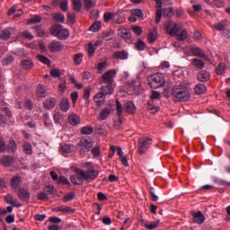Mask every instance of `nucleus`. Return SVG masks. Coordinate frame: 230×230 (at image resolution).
<instances>
[{"label": "nucleus", "mask_w": 230, "mask_h": 230, "mask_svg": "<svg viewBox=\"0 0 230 230\" xmlns=\"http://www.w3.org/2000/svg\"><path fill=\"white\" fill-rule=\"evenodd\" d=\"M37 59H38L40 63H42V64H44V65H47V66H49V65L51 64V61H50L48 58H46V57H44V56H42V55L37 56Z\"/></svg>", "instance_id": "46"}, {"label": "nucleus", "mask_w": 230, "mask_h": 230, "mask_svg": "<svg viewBox=\"0 0 230 230\" xmlns=\"http://www.w3.org/2000/svg\"><path fill=\"white\" fill-rule=\"evenodd\" d=\"M205 3L213 8H222L225 6L224 0H205Z\"/></svg>", "instance_id": "19"}, {"label": "nucleus", "mask_w": 230, "mask_h": 230, "mask_svg": "<svg viewBox=\"0 0 230 230\" xmlns=\"http://www.w3.org/2000/svg\"><path fill=\"white\" fill-rule=\"evenodd\" d=\"M107 85H103L102 87V92L101 93H103V95H108V94H111L113 93V87H112V84H106Z\"/></svg>", "instance_id": "31"}, {"label": "nucleus", "mask_w": 230, "mask_h": 230, "mask_svg": "<svg viewBox=\"0 0 230 230\" xmlns=\"http://www.w3.org/2000/svg\"><path fill=\"white\" fill-rule=\"evenodd\" d=\"M112 17H113V13L111 12H106L103 16L104 22H110L112 19Z\"/></svg>", "instance_id": "63"}, {"label": "nucleus", "mask_w": 230, "mask_h": 230, "mask_svg": "<svg viewBox=\"0 0 230 230\" xmlns=\"http://www.w3.org/2000/svg\"><path fill=\"white\" fill-rule=\"evenodd\" d=\"M72 4L75 11H82V0H72Z\"/></svg>", "instance_id": "41"}, {"label": "nucleus", "mask_w": 230, "mask_h": 230, "mask_svg": "<svg viewBox=\"0 0 230 230\" xmlns=\"http://www.w3.org/2000/svg\"><path fill=\"white\" fill-rule=\"evenodd\" d=\"M207 91V86L203 84H199L194 87V93L198 95L203 94Z\"/></svg>", "instance_id": "33"}, {"label": "nucleus", "mask_w": 230, "mask_h": 230, "mask_svg": "<svg viewBox=\"0 0 230 230\" xmlns=\"http://www.w3.org/2000/svg\"><path fill=\"white\" fill-rule=\"evenodd\" d=\"M156 40V34L155 32H150L148 36L149 43L153 44Z\"/></svg>", "instance_id": "64"}, {"label": "nucleus", "mask_w": 230, "mask_h": 230, "mask_svg": "<svg viewBox=\"0 0 230 230\" xmlns=\"http://www.w3.org/2000/svg\"><path fill=\"white\" fill-rule=\"evenodd\" d=\"M226 21L218 22V23H215L214 28L218 31H224L226 28Z\"/></svg>", "instance_id": "44"}, {"label": "nucleus", "mask_w": 230, "mask_h": 230, "mask_svg": "<svg viewBox=\"0 0 230 230\" xmlns=\"http://www.w3.org/2000/svg\"><path fill=\"white\" fill-rule=\"evenodd\" d=\"M75 198V194L74 192H69L64 197V202H68L74 200Z\"/></svg>", "instance_id": "55"}, {"label": "nucleus", "mask_w": 230, "mask_h": 230, "mask_svg": "<svg viewBox=\"0 0 230 230\" xmlns=\"http://www.w3.org/2000/svg\"><path fill=\"white\" fill-rule=\"evenodd\" d=\"M46 93H47L46 87L43 86L42 84H39L38 87H37V95H38V97H40V98L46 97Z\"/></svg>", "instance_id": "35"}, {"label": "nucleus", "mask_w": 230, "mask_h": 230, "mask_svg": "<svg viewBox=\"0 0 230 230\" xmlns=\"http://www.w3.org/2000/svg\"><path fill=\"white\" fill-rule=\"evenodd\" d=\"M104 100L105 95H103L102 93H99L93 97V101L96 102L98 106L102 105L104 103Z\"/></svg>", "instance_id": "32"}, {"label": "nucleus", "mask_w": 230, "mask_h": 230, "mask_svg": "<svg viewBox=\"0 0 230 230\" xmlns=\"http://www.w3.org/2000/svg\"><path fill=\"white\" fill-rule=\"evenodd\" d=\"M111 114V111L109 108H104L100 112V115L98 117L99 121H104Z\"/></svg>", "instance_id": "29"}, {"label": "nucleus", "mask_w": 230, "mask_h": 230, "mask_svg": "<svg viewBox=\"0 0 230 230\" xmlns=\"http://www.w3.org/2000/svg\"><path fill=\"white\" fill-rule=\"evenodd\" d=\"M100 28H101V23H100V22H94L93 23V25H91V27H90V31H93V32H95V31H98L99 30H100Z\"/></svg>", "instance_id": "52"}, {"label": "nucleus", "mask_w": 230, "mask_h": 230, "mask_svg": "<svg viewBox=\"0 0 230 230\" xmlns=\"http://www.w3.org/2000/svg\"><path fill=\"white\" fill-rule=\"evenodd\" d=\"M22 182V178L19 175H14L10 180V186L13 190H17Z\"/></svg>", "instance_id": "20"}, {"label": "nucleus", "mask_w": 230, "mask_h": 230, "mask_svg": "<svg viewBox=\"0 0 230 230\" xmlns=\"http://www.w3.org/2000/svg\"><path fill=\"white\" fill-rule=\"evenodd\" d=\"M150 195H151V198H152V200L156 202L158 201L159 198L158 196L155 194V188L154 187H151L150 188Z\"/></svg>", "instance_id": "62"}, {"label": "nucleus", "mask_w": 230, "mask_h": 230, "mask_svg": "<svg viewBox=\"0 0 230 230\" xmlns=\"http://www.w3.org/2000/svg\"><path fill=\"white\" fill-rule=\"evenodd\" d=\"M7 149V144L6 142L3 139L0 138V154H4Z\"/></svg>", "instance_id": "54"}, {"label": "nucleus", "mask_w": 230, "mask_h": 230, "mask_svg": "<svg viewBox=\"0 0 230 230\" xmlns=\"http://www.w3.org/2000/svg\"><path fill=\"white\" fill-rule=\"evenodd\" d=\"M159 224L160 219H158L157 221H152L151 223H149V225H144V226L148 230H153L155 229Z\"/></svg>", "instance_id": "43"}, {"label": "nucleus", "mask_w": 230, "mask_h": 230, "mask_svg": "<svg viewBox=\"0 0 230 230\" xmlns=\"http://www.w3.org/2000/svg\"><path fill=\"white\" fill-rule=\"evenodd\" d=\"M136 49L138 51H144L146 49V43L141 40H138L135 46Z\"/></svg>", "instance_id": "45"}, {"label": "nucleus", "mask_w": 230, "mask_h": 230, "mask_svg": "<svg viewBox=\"0 0 230 230\" xmlns=\"http://www.w3.org/2000/svg\"><path fill=\"white\" fill-rule=\"evenodd\" d=\"M171 96L174 102H186L190 98L188 88L182 84L174 85L171 91Z\"/></svg>", "instance_id": "1"}, {"label": "nucleus", "mask_w": 230, "mask_h": 230, "mask_svg": "<svg viewBox=\"0 0 230 230\" xmlns=\"http://www.w3.org/2000/svg\"><path fill=\"white\" fill-rule=\"evenodd\" d=\"M165 30L166 31H170L172 30H177V28L179 27V25H177L175 23V22H172V20H168L165 24H164Z\"/></svg>", "instance_id": "30"}, {"label": "nucleus", "mask_w": 230, "mask_h": 230, "mask_svg": "<svg viewBox=\"0 0 230 230\" xmlns=\"http://www.w3.org/2000/svg\"><path fill=\"white\" fill-rule=\"evenodd\" d=\"M197 79L202 83L208 82L210 79V74L206 70H201L197 74Z\"/></svg>", "instance_id": "18"}, {"label": "nucleus", "mask_w": 230, "mask_h": 230, "mask_svg": "<svg viewBox=\"0 0 230 230\" xmlns=\"http://www.w3.org/2000/svg\"><path fill=\"white\" fill-rule=\"evenodd\" d=\"M153 139L148 137H142L138 140V153L144 155L152 146Z\"/></svg>", "instance_id": "5"}, {"label": "nucleus", "mask_w": 230, "mask_h": 230, "mask_svg": "<svg viewBox=\"0 0 230 230\" xmlns=\"http://www.w3.org/2000/svg\"><path fill=\"white\" fill-rule=\"evenodd\" d=\"M82 172H84V170L81 169H75V174H73L70 176V181L74 185H82L84 184V175H82Z\"/></svg>", "instance_id": "7"}, {"label": "nucleus", "mask_w": 230, "mask_h": 230, "mask_svg": "<svg viewBox=\"0 0 230 230\" xmlns=\"http://www.w3.org/2000/svg\"><path fill=\"white\" fill-rule=\"evenodd\" d=\"M53 16V19L58 22H61V23H64L65 21H66V18H65V15L61 13H54L52 14Z\"/></svg>", "instance_id": "36"}, {"label": "nucleus", "mask_w": 230, "mask_h": 230, "mask_svg": "<svg viewBox=\"0 0 230 230\" xmlns=\"http://www.w3.org/2000/svg\"><path fill=\"white\" fill-rule=\"evenodd\" d=\"M124 111L128 114H134L137 111V108L133 102L128 101L124 103Z\"/></svg>", "instance_id": "17"}, {"label": "nucleus", "mask_w": 230, "mask_h": 230, "mask_svg": "<svg viewBox=\"0 0 230 230\" xmlns=\"http://www.w3.org/2000/svg\"><path fill=\"white\" fill-rule=\"evenodd\" d=\"M4 201H5L7 204L12 205V206L16 207V208L22 207V204H16V202L18 201V199H14L12 194H6V195L4 196Z\"/></svg>", "instance_id": "21"}, {"label": "nucleus", "mask_w": 230, "mask_h": 230, "mask_svg": "<svg viewBox=\"0 0 230 230\" xmlns=\"http://www.w3.org/2000/svg\"><path fill=\"white\" fill-rule=\"evenodd\" d=\"M93 130V127L86 126L81 128V134L84 136H91Z\"/></svg>", "instance_id": "40"}, {"label": "nucleus", "mask_w": 230, "mask_h": 230, "mask_svg": "<svg viewBox=\"0 0 230 230\" xmlns=\"http://www.w3.org/2000/svg\"><path fill=\"white\" fill-rule=\"evenodd\" d=\"M22 36L30 40L34 39V36L31 34V31H23Z\"/></svg>", "instance_id": "61"}, {"label": "nucleus", "mask_w": 230, "mask_h": 230, "mask_svg": "<svg viewBox=\"0 0 230 230\" xmlns=\"http://www.w3.org/2000/svg\"><path fill=\"white\" fill-rule=\"evenodd\" d=\"M189 51H190V54L194 57H198L203 59H207L208 57L205 55L204 51H202L199 47L197 46H190L189 47Z\"/></svg>", "instance_id": "12"}, {"label": "nucleus", "mask_w": 230, "mask_h": 230, "mask_svg": "<svg viewBox=\"0 0 230 230\" xmlns=\"http://www.w3.org/2000/svg\"><path fill=\"white\" fill-rule=\"evenodd\" d=\"M192 66L197 69H202L205 66V62L200 59L194 58L192 59Z\"/></svg>", "instance_id": "38"}, {"label": "nucleus", "mask_w": 230, "mask_h": 230, "mask_svg": "<svg viewBox=\"0 0 230 230\" xmlns=\"http://www.w3.org/2000/svg\"><path fill=\"white\" fill-rule=\"evenodd\" d=\"M50 33L60 40H66L70 37L68 29H64L63 25H53L50 29Z\"/></svg>", "instance_id": "3"}, {"label": "nucleus", "mask_w": 230, "mask_h": 230, "mask_svg": "<svg viewBox=\"0 0 230 230\" xmlns=\"http://www.w3.org/2000/svg\"><path fill=\"white\" fill-rule=\"evenodd\" d=\"M116 108H117V115L121 116L124 110V105L122 106V104L119 102V100H116Z\"/></svg>", "instance_id": "47"}, {"label": "nucleus", "mask_w": 230, "mask_h": 230, "mask_svg": "<svg viewBox=\"0 0 230 230\" xmlns=\"http://www.w3.org/2000/svg\"><path fill=\"white\" fill-rule=\"evenodd\" d=\"M174 13L175 12L173 7H166L164 9V17L172 18Z\"/></svg>", "instance_id": "39"}, {"label": "nucleus", "mask_w": 230, "mask_h": 230, "mask_svg": "<svg viewBox=\"0 0 230 230\" xmlns=\"http://www.w3.org/2000/svg\"><path fill=\"white\" fill-rule=\"evenodd\" d=\"M225 69H226V65L220 63V64L218 65V66L217 67V69H216L217 75H223L224 72H225Z\"/></svg>", "instance_id": "57"}, {"label": "nucleus", "mask_w": 230, "mask_h": 230, "mask_svg": "<svg viewBox=\"0 0 230 230\" xmlns=\"http://www.w3.org/2000/svg\"><path fill=\"white\" fill-rule=\"evenodd\" d=\"M68 123H70L74 127H75V125H79V123H80V117H78V115H76L75 113H71L68 116Z\"/></svg>", "instance_id": "26"}, {"label": "nucleus", "mask_w": 230, "mask_h": 230, "mask_svg": "<svg viewBox=\"0 0 230 230\" xmlns=\"http://www.w3.org/2000/svg\"><path fill=\"white\" fill-rule=\"evenodd\" d=\"M54 190H55L54 185H47V186L44 188V192H45L47 195H52V194L54 193Z\"/></svg>", "instance_id": "53"}, {"label": "nucleus", "mask_w": 230, "mask_h": 230, "mask_svg": "<svg viewBox=\"0 0 230 230\" xmlns=\"http://www.w3.org/2000/svg\"><path fill=\"white\" fill-rule=\"evenodd\" d=\"M60 212L70 214V213H74L75 209H73L69 206H61Z\"/></svg>", "instance_id": "51"}, {"label": "nucleus", "mask_w": 230, "mask_h": 230, "mask_svg": "<svg viewBox=\"0 0 230 230\" xmlns=\"http://www.w3.org/2000/svg\"><path fill=\"white\" fill-rule=\"evenodd\" d=\"M1 110H2L3 112H4V114H5V116H6L7 118H12L13 112H12V111L10 110V108H8V107H6V106H4V107H2Z\"/></svg>", "instance_id": "58"}, {"label": "nucleus", "mask_w": 230, "mask_h": 230, "mask_svg": "<svg viewBox=\"0 0 230 230\" xmlns=\"http://www.w3.org/2000/svg\"><path fill=\"white\" fill-rule=\"evenodd\" d=\"M131 13L137 17L142 19L144 17V13L141 9L136 8L131 10Z\"/></svg>", "instance_id": "49"}, {"label": "nucleus", "mask_w": 230, "mask_h": 230, "mask_svg": "<svg viewBox=\"0 0 230 230\" xmlns=\"http://www.w3.org/2000/svg\"><path fill=\"white\" fill-rule=\"evenodd\" d=\"M59 7L63 12L68 11V2L67 0H62L59 4Z\"/></svg>", "instance_id": "56"}, {"label": "nucleus", "mask_w": 230, "mask_h": 230, "mask_svg": "<svg viewBox=\"0 0 230 230\" xmlns=\"http://www.w3.org/2000/svg\"><path fill=\"white\" fill-rule=\"evenodd\" d=\"M113 58L126 60L128 58V53L126 50L117 51L113 54Z\"/></svg>", "instance_id": "25"}, {"label": "nucleus", "mask_w": 230, "mask_h": 230, "mask_svg": "<svg viewBox=\"0 0 230 230\" xmlns=\"http://www.w3.org/2000/svg\"><path fill=\"white\" fill-rule=\"evenodd\" d=\"M13 29L12 27H7L6 29H1L0 31V40H7L11 38Z\"/></svg>", "instance_id": "15"}, {"label": "nucleus", "mask_w": 230, "mask_h": 230, "mask_svg": "<svg viewBox=\"0 0 230 230\" xmlns=\"http://www.w3.org/2000/svg\"><path fill=\"white\" fill-rule=\"evenodd\" d=\"M58 184H65V185H71V182L69 181V180L65 177V176H60L58 179Z\"/></svg>", "instance_id": "50"}, {"label": "nucleus", "mask_w": 230, "mask_h": 230, "mask_svg": "<svg viewBox=\"0 0 230 230\" xmlns=\"http://www.w3.org/2000/svg\"><path fill=\"white\" fill-rule=\"evenodd\" d=\"M98 174H99L98 171L93 168L88 169L86 172L84 171L81 172V175L84 178V180L94 181L97 178Z\"/></svg>", "instance_id": "9"}, {"label": "nucleus", "mask_w": 230, "mask_h": 230, "mask_svg": "<svg viewBox=\"0 0 230 230\" xmlns=\"http://www.w3.org/2000/svg\"><path fill=\"white\" fill-rule=\"evenodd\" d=\"M156 3L157 6V11H156V16H155V22L159 23L162 19V6H163V2L162 0H154Z\"/></svg>", "instance_id": "22"}, {"label": "nucleus", "mask_w": 230, "mask_h": 230, "mask_svg": "<svg viewBox=\"0 0 230 230\" xmlns=\"http://www.w3.org/2000/svg\"><path fill=\"white\" fill-rule=\"evenodd\" d=\"M21 66L24 70H30L34 67V63L31 59H25L21 62Z\"/></svg>", "instance_id": "27"}, {"label": "nucleus", "mask_w": 230, "mask_h": 230, "mask_svg": "<svg viewBox=\"0 0 230 230\" xmlns=\"http://www.w3.org/2000/svg\"><path fill=\"white\" fill-rule=\"evenodd\" d=\"M41 21H42L41 16H32V18H30L27 21V24H37L41 22Z\"/></svg>", "instance_id": "42"}, {"label": "nucleus", "mask_w": 230, "mask_h": 230, "mask_svg": "<svg viewBox=\"0 0 230 230\" xmlns=\"http://www.w3.org/2000/svg\"><path fill=\"white\" fill-rule=\"evenodd\" d=\"M171 36H176V40L180 41H184L188 38V31L186 29H181L178 27L176 29H172L170 31Z\"/></svg>", "instance_id": "6"}, {"label": "nucleus", "mask_w": 230, "mask_h": 230, "mask_svg": "<svg viewBox=\"0 0 230 230\" xmlns=\"http://www.w3.org/2000/svg\"><path fill=\"white\" fill-rule=\"evenodd\" d=\"M38 199L39 200H47L49 199V195L45 191H41L38 193Z\"/></svg>", "instance_id": "60"}, {"label": "nucleus", "mask_w": 230, "mask_h": 230, "mask_svg": "<svg viewBox=\"0 0 230 230\" xmlns=\"http://www.w3.org/2000/svg\"><path fill=\"white\" fill-rule=\"evenodd\" d=\"M147 110H148L151 113L155 114V113H156V112L159 111V107H158L157 105H155V104H154V102L149 101V102H148V104H147Z\"/></svg>", "instance_id": "37"}, {"label": "nucleus", "mask_w": 230, "mask_h": 230, "mask_svg": "<svg viewBox=\"0 0 230 230\" xmlns=\"http://www.w3.org/2000/svg\"><path fill=\"white\" fill-rule=\"evenodd\" d=\"M190 216H192L194 224L201 225L206 221V217L200 210H190Z\"/></svg>", "instance_id": "8"}, {"label": "nucleus", "mask_w": 230, "mask_h": 230, "mask_svg": "<svg viewBox=\"0 0 230 230\" xmlns=\"http://www.w3.org/2000/svg\"><path fill=\"white\" fill-rule=\"evenodd\" d=\"M83 58H84L83 54H75L74 56V63L78 66V65L82 64Z\"/></svg>", "instance_id": "48"}, {"label": "nucleus", "mask_w": 230, "mask_h": 230, "mask_svg": "<svg viewBox=\"0 0 230 230\" xmlns=\"http://www.w3.org/2000/svg\"><path fill=\"white\" fill-rule=\"evenodd\" d=\"M60 109L64 112H67L71 108L70 101L67 98H63L60 101Z\"/></svg>", "instance_id": "23"}, {"label": "nucleus", "mask_w": 230, "mask_h": 230, "mask_svg": "<svg viewBox=\"0 0 230 230\" xmlns=\"http://www.w3.org/2000/svg\"><path fill=\"white\" fill-rule=\"evenodd\" d=\"M118 35L125 40H129L131 38L128 29H119Z\"/></svg>", "instance_id": "28"}, {"label": "nucleus", "mask_w": 230, "mask_h": 230, "mask_svg": "<svg viewBox=\"0 0 230 230\" xmlns=\"http://www.w3.org/2000/svg\"><path fill=\"white\" fill-rule=\"evenodd\" d=\"M116 71L115 70H110L106 73H104L102 77V84H112L113 83V78L115 77Z\"/></svg>", "instance_id": "10"}, {"label": "nucleus", "mask_w": 230, "mask_h": 230, "mask_svg": "<svg viewBox=\"0 0 230 230\" xmlns=\"http://www.w3.org/2000/svg\"><path fill=\"white\" fill-rule=\"evenodd\" d=\"M64 49V45L60 41H51L49 44V49L52 52H60Z\"/></svg>", "instance_id": "13"}, {"label": "nucleus", "mask_w": 230, "mask_h": 230, "mask_svg": "<svg viewBox=\"0 0 230 230\" xmlns=\"http://www.w3.org/2000/svg\"><path fill=\"white\" fill-rule=\"evenodd\" d=\"M17 197L22 201H28L31 199V192L27 189L21 187L18 189Z\"/></svg>", "instance_id": "11"}, {"label": "nucleus", "mask_w": 230, "mask_h": 230, "mask_svg": "<svg viewBox=\"0 0 230 230\" xmlns=\"http://www.w3.org/2000/svg\"><path fill=\"white\" fill-rule=\"evenodd\" d=\"M150 98H151L152 102H154L155 100H160L161 99V93L159 92L153 91Z\"/></svg>", "instance_id": "59"}, {"label": "nucleus", "mask_w": 230, "mask_h": 230, "mask_svg": "<svg viewBox=\"0 0 230 230\" xmlns=\"http://www.w3.org/2000/svg\"><path fill=\"white\" fill-rule=\"evenodd\" d=\"M147 84H149L150 87L154 89L160 88L164 86V84H165L164 76L163 74L160 73L151 75L147 78Z\"/></svg>", "instance_id": "2"}, {"label": "nucleus", "mask_w": 230, "mask_h": 230, "mask_svg": "<svg viewBox=\"0 0 230 230\" xmlns=\"http://www.w3.org/2000/svg\"><path fill=\"white\" fill-rule=\"evenodd\" d=\"M93 144L92 141H89L87 139H82L77 144V150L79 151L80 155H85L91 151V148H93Z\"/></svg>", "instance_id": "4"}, {"label": "nucleus", "mask_w": 230, "mask_h": 230, "mask_svg": "<svg viewBox=\"0 0 230 230\" xmlns=\"http://www.w3.org/2000/svg\"><path fill=\"white\" fill-rule=\"evenodd\" d=\"M56 104H57V100L52 97L46 99V101L43 102V106L47 110H51L55 108Z\"/></svg>", "instance_id": "24"}, {"label": "nucleus", "mask_w": 230, "mask_h": 230, "mask_svg": "<svg viewBox=\"0 0 230 230\" xmlns=\"http://www.w3.org/2000/svg\"><path fill=\"white\" fill-rule=\"evenodd\" d=\"M23 153L26 155H31L33 154V148L30 142H24L23 144Z\"/></svg>", "instance_id": "34"}, {"label": "nucleus", "mask_w": 230, "mask_h": 230, "mask_svg": "<svg viewBox=\"0 0 230 230\" xmlns=\"http://www.w3.org/2000/svg\"><path fill=\"white\" fill-rule=\"evenodd\" d=\"M6 151L9 155H14L18 151V146L15 140L10 139L6 145Z\"/></svg>", "instance_id": "14"}, {"label": "nucleus", "mask_w": 230, "mask_h": 230, "mask_svg": "<svg viewBox=\"0 0 230 230\" xmlns=\"http://www.w3.org/2000/svg\"><path fill=\"white\" fill-rule=\"evenodd\" d=\"M13 164V157L7 155H4L3 158L0 160V164L4 167H10Z\"/></svg>", "instance_id": "16"}]
</instances>
